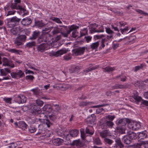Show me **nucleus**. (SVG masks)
Segmentation results:
<instances>
[{
  "mask_svg": "<svg viewBox=\"0 0 148 148\" xmlns=\"http://www.w3.org/2000/svg\"><path fill=\"white\" fill-rule=\"evenodd\" d=\"M36 103L37 105L39 106H42L44 104V102L39 99L36 100Z\"/></svg>",
  "mask_w": 148,
  "mask_h": 148,
  "instance_id": "nucleus-51",
  "label": "nucleus"
},
{
  "mask_svg": "<svg viewBox=\"0 0 148 148\" xmlns=\"http://www.w3.org/2000/svg\"><path fill=\"white\" fill-rule=\"evenodd\" d=\"M129 121V119L126 118L119 119L116 121V124L117 126H125Z\"/></svg>",
  "mask_w": 148,
  "mask_h": 148,
  "instance_id": "nucleus-10",
  "label": "nucleus"
},
{
  "mask_svg": "<svg viewBox=\"0 0 148 148\" xmlns=\"http://www.w3.org/2000/svg\"><path fill=\"white\" fill-rule=\"evenodd\" d=\"M126 130L125 126H117L116 127L117 132L122 134H125Z\"/></svg>",
  "mask_w": 148,
  "mask_h": 148,
  "instance_id": "nucleus-22",
  "label": "nucleus"
},
{
  "mask_svg": "<svg viewBox=\"0 0 148 148\" xmlns=\"http://www.w3.org/2000/svg\"><path fill=\"white\" fill-rule=\"evenodd\" d=\"M20 6V5H18L17 3H12L11 5V8L12 9H18V7Z\"/></svg>",
  "mask_w": 148,
  "mask_h": 148,
  "instance_id": "nucleus-47",
  "label": "nucleus"
},
{
  "mask_svg": "<svg viewBox=\"0 0 148 148\" xmlns=\"http://www.w3.org/2000/svg\"><path fill=\"white\" fill-rule=\"evenodd\" d=\"M31 109V112L34 115H38L42 113L40 108L38 106H33L32 107Z\"/></svg>",
  "mask_w": 148,
  "mask_h": 148,
  "instance_id": "nucleus-8",
  "label": "nucleus"
},
{
  "mask_svg": "<svg viewBox=\"0 0 148 148\" xmlns=\"http://www.w3.org/2000/svg\"><path fill=\"white\" fill-rule=\"evenodd\" d=\"M106 33L109 34H113L114 33V32L109 27H106Z\"/></svg>",
  "mask_w": 148,
  "mask_h": 148,
  "instance_id": "nucleus-55",
  "label": "nucleus"
},
{
  "mask_svg": "<svg viewBox=\"0 0 148 148\" xmlns=\"http://www.w3.org/2000/svg\"><path fill=\"white\" fill-rule=\"evenodd\" d=\"M63 142V140L59 138L55 139L52 141V142L54 145L56 146H59L61 145Z\"/></svg>",
  "mask_w": 148,
  "mask_h": 148,
  "instance_id": "nucleus-24",
  "label": "nucleus"
},
{
  "mask_svg": "<svg viewBox=\"0 0 148 148\" xmlns=\"http://www.w3.org/2000/svg\"><path fill=\"white\" fill-rule=\"evenodd\" d=\"M116 78L117 79H120L121 81L123 82H125L126 81L127 79V77L126 76L121 74L119 76H117Z\"/></svg>",
  "mask_w": 148,
  "mask_h": 148,
  "instance_id": "nucleus-33",
  "label": "nucleus"
},
{
  "mask_svg": "<svg viewBox=\"0 0 148 148\" xmlns=\"http://www.w3.org/2000/svg\"><path fill=\"white\" fill-rule=\"evenodd\" d=\"M2 62H3V66H8L10 69L15 67L14 64L13 63V62L6 58H3Z\"/></svg>",
  "mask_w": 148,
  "mask_h": 148,
  "instance_id": "nucleus-4",
  "label": "nucleus"
},
{
  "mask_svg": "<svg viewBox=\"0 0 148 148\" xmlns=\"http://www.w3.org/2000/svg\"><path fill=\"white\" fill-rule=\"evenodd\" d=\"M6 21H7V25L9 27H13L16 25L13 21H12L11 18L7 19Z\"/></svg>",
  "mask_w": 148,
  "mask_h": 148,
  "instance_id": "nucleus-29",
  "label": "nucleus"
},
{
  "mask_svg": "<svg viewBox=\"0 0 148 148\" xmlns=\"http://www.w3.org/2000/svg\"><path fill=\"white\" fill-rule=\"evenodd\" d=\"M140 142L135 143L134 145V148H140L142 145H143V141H140Z\"/></svg>",
  "mask_w": 148,
  "mask_h": 148,
  "instance_id": "nucleus-44",
  "label": "nucleus"
},
{
  "mask_svg": "<svg viewBox=\"0 0 148 148\" xmlns=\"http://www.w3.org/2000/svg\"><path fill=\"white\" fill-rule=\"evenodd\" d=\"M104 140L105 144L108 145H111L114 143V141L108 138H104Z\"/></svg>",
  "mask_w": 148,
  "mask_h": 148,
  "instance_id": "nucleus-32",
  "label": "nucleus"
},
{
  "mask_svg": "<svg viewBox=\"0 0 148 148\" xmlns=\"http://www.w3.org/2000/svg\"><path fill=\"white\" fill-rule=\"evenodd\" d=\"M91 27L90 28L89 32L90 34L95 32H104V29L102 26L99 28V29L96 30V28L98 27V25L96 23L92 24L90 25Z\"/></svg>",
  "mask_w": 148,
  "mask_h": 148,
  "instance_id": "nucleus-3",
  "label": "nucleus"
},
{
  "mask_svg": "<svg viewBox=\"0 0 148 148\" xmlns=\"http://www.w3.org/2000/svg\"><path fill=\"white\" fill-rule=\"evenodd\" d=\"M27 36L25 35H22L21 33L16 38L14 43L16 46H22L26 41Z\"/></svg>",
  "mask_w": 148,
  "mask_h": 148,
  "instance_id": "nucleus-2",
  "label": "nucleus"
},
{
  "mask_svg": "<svg viewBox=\"0 0 148 148\" xmlns=\"http://www.w3.org/2000/svg\"><path fill=\"white\" fill-rule=\"evenodd\" d=\"M134 128H133L134 130H137L139 129L141 127L140 122H134Z\"/></svg>",
  "mask_w": 148,
  "mask_h": 148,
  "instance_id": "nucleus-40",
  "label": "nucleus"
},
{
  "mask_svg": "<svg viewBox=\"0 0 148 148\" xmlns=\"http://www.w3.org/2000/svg\"><path fill=\"white\" fill-rule=\"evenodd\" d=\"M91 102L84 101H82L80 103L79 106L81 107H84L88 105Z\"/></svg>",
  "mask_w": 148,
  "mask_h": 148,
  "instance_id": "nucleus-49",
  "label": "nucleus"
},
{
  "mask_svg": "<svg viewBox=\"0 0 148 148\" xmlns=\"http://www.w3.org/2000/svg\"><path fill=\"white\" fill-rule=\"evenodd\" d=\"M1 75L2 76H6L8 73H10L11 71L9 68H5L4 69H1L0 70Z\"/></svg>",
  "mask_w": 148,
  "mask_h": 148,
  "instance_id": "nucleus-20",
  "label": "nucleus"
},
{
  "mask_svg": "<svg viewBox=\"0 0 148 148\" xmlns=\"http://www.w3.org/2000/svg\"><path fill=\"white\" fill-rule=\"evenodd\" d=\"M85 50V47H79L75 48L72 50L74 55L77 56L83 54Z\"/></svg>",
  "mask_w": 148,
  "mask_h": 148,
  "instance_id": "nucleus-7",
  "label": "nucleus"
},
{
  "mask_svg": "<svg viewBox=\"0 0 148 148\" xmlns=\"http://www.w3.org/2000/svg\"><path fill=\"white\" fill-rule=\"evenodd\" d=\"M23 31L20 27L13 28L10 30V34L12 36H18Z\"/></svg>",
  "mask_w": 148,
  "mask_h": 148,
  "instance_id": "nucleus-9",
  "label": "nucleus"
},
{
  "mask_svg": "<svg viewBox=\"0 0 148 148\" xmlns=\"http://www.w3.org/2000/svg\"><path fill=\"white\" fill-rule=\"evenodd\" d=\"M12 99L11 98H3V100L6 103L11 104V100Z\"/></svg>",
  "mask_w": 148,
  "mask_h": 148,
  "instance_id": "nucleus-58",
  "label": "nucleus"
},
{
  "mask_svg": "<svg viewBox=\"0 0 148 148\" xmlns=\"http://www.w3.org/2000/svg\"><path fill=\"white\" fill-rule=\"evenodd\" d=\"M9 51L12 53L18 54H20V53L22 52L21 51L14 49H10L9 50Z\"/></svg>",
  "mask_w": 148,
  "mask_h": 148,
  "instance_id": "nucleus-42",
  "label": "nucleus"
},
{
  "mask_svg": "<svg viewBox=\"0 0 148 148\" xmlns=\"http://www.w3.org/2000/svg\"><path fill=\"white\" fill-rule=\"evenodd\" d=\"M21 100L22 101V103H24L26 102L27 100V98L24 95H21Z\"/></svg>",
  "mask_w": 148,
  "mask_h": 148,
  "instance_id": "nucleus-57",
  "label": "nucleus"
},
{
  "mask_svg": "<svg viewBox=\"0 0 148 148\" xmlns=\"http://www.w3.org/2000/svg\"><path fill=\"white\" fill-rule=\"evenodd\" d=\"M128 136L127 135L124 136L122 139V141L126 144H130L131 143V140L128 138Z\"/></svg>",
  "mask_w": 148,
  "mask_h": 148,
  "instance_id": "nucleus-26",
  "label": "nucleus"
},
{
  "mask_svg": "<svg viewBox=\"0 0 148 148\" xmlns=\"http://www.w3.org/2000/svg\"><path fill=\"white\" fill-rule=\"evenodd\" d=\"M108 131L107 130H105L100 133V135L102 138H106L108 135Z\"/></svg>",
  "mask_w": 148,
  "mask_h": 148,
  "instance_id": "nucleus-36",
  "label": "nucleus"
},
{
  "mask_svg": "<svg viewBox=\"0 0 148 148\" xmlns=\"http://www.w3.org/2000/svg\"><path fill=\"white\" fill-rule=\"evenodd\" d=\"M35 25L36 26L39 27H42L45 26V24L40 21H37L35 22Z\"/></svg>",
  "mask_w": 148,
  "mask_h": 148,
  "instance_id": "nucleus-46",
  "label": "nucleus"
},
{
  "mask_svg": "<svg viewBox=\"0 0 148 148\" xmlns=\"http://www.w3.org/2000/svg\"><path fill=\"white\" fill-rule=\"evenodd\" d=\"M115 143L112 148H124V145L119 138H116L115 140Z\"/></svg>",
  "mask_w": 148,
  "mask_h": 148,
  "instance_id": "nucleus-11",
  "label": "nucleus"
},
{
  "mask_svg": "<svg viewBox=\"0 0 148 148\" xmlns=\"http://www.w3.org/2000/svg\"><path fill=\"white\" fill-rule=\"evenodd\" d=\"M115 117L114 115H108L106 116L99 121V126L104 130L112 127L114 125L112 121Z\"/></svg>",
  "mask_w": 148,
  "mask_h": 148,
  "instance_id": "nucleus-1",
  "label": "nucleus"
},
{
  "mask_svg": "<svg viewBox=\"0 0 148 148\" xmlns=\"http://www.w3.org/2000/svg\"><path fill=\"white\" fill-rule=\"evenodd\" d=\"M14 99L16 100V101L17 103H22V101L21 100V95H16L14 96Z\"/></svg>",
  "mask_w": 148,
  "mask_h": 148,
  "instance_id": "nucleus-41",
  "label": "nucleus"
},
{
  "mask_svg": "<svg viewBox=\"0 0 148 148\" xmlns=\"http://www.w3.org/2000/svg\"><path fill=\"white\" fill-rule=\"evenodd\" d=\"M68 51V50L65 49H62L58 51L56 53H54L53 55L56 57L60 55H62L64 53H66Z\"/></svg>",
  "mask_w": 148,
  "mask_h": 148,
  "instance_id": "nucleus-23",
  "label": "nucleus"
},
{
  "mask_svg": "<svg viewBox=\"0 0 148 148\" xmlns=\"http://www.w3.org/2000/svg\"><path fill=\"white\" fill-rule=\"evenodd\" d=\"M103 71L104 72H112L115 70V68L114 67H111L110 66H106L103 68Z\"/></svg>",
  "mask_w": 148,
  "mask_h": 148,
  "instance_id": "nucleus-28",
  "label": "nucleus"
},
{
  "mask_svg": "<svg viewBox=\"0 0 148 148\" xmlns=\"http://www.w3.org/2000/svg\"><path fill=\"white\" fill-rule=\"evenodd\" d=\"M62 130H60L59 131H58L57 132V134L60 136H61L63 138H64L65 137V135L63 134V133H62Z\"/></svg>",
  "mask_w": 148,
  "mask_h": 148,
  "instance_id": "nucleus-60",
  "label": "nucleus"
},
{
  "mask_svg": "<svg viewBox=\"0 0 148 148\" xmlns=\"http://www.w3.org/2000/svg\"><path fill=\"white\" fill-rule=\"evenodd\" d=\"M11 19L16 25L18 24L21 20V18H18L16 16L12 18Z\"/></svg>",
  "mask_w": 148,
  "mask_h": 148,
  "instance_id": "nucleus-38",
  "label": "nucleus"
},
{
  "mask_svg": "<svg viewBox=\"0 0 148 148\" xmlns=\"http://www.w3.org/2000/svg\"><path fill=\"white\" fill-rule=\"evenodd\" d=\"M138 140L139 141H141L147 138V134L146 131L142 132H138Z\"/></svg>",
  "mask_w": 148,
  "mask_h": 148,
  "instance_id": "nucleus-14",
  "label": "nucleus"
},
{
  "mask_svg": "<svg viewBox=\"0 0 148 148\" xmlns=\"http://www.w3.org/2000/svg\"><path fill=\"white\" fill-rule=\"evenodd\" d=\"M42 109L44 111L49 113L52 111V108L51 105L47 104L45 105Z\"/></svg>",
  "mask_w": 148,
  "mask_h": 148,
  "instance_id": "nucleus-17",
  "label": "nucleus"
},
{
  "mask_svg": "<svg viewBox=\"0 0 148 148\" xmlns=\"http://www.w3.org/2000/svg\"><path fill=\"white\" fill-rule=\"evenodd\" d=\"M47 45L45 43H42L38 45L37 47L38 51L42 52L46 49Z\"/></svg>",
  "mask_w": 148,
  "mask_h": 148,
  "instance_id": "nucleus-21",
  "label": "nucleus"
},
{
  "mask_svg": "<svg viewBox=\"0 0 148 148\" xmlns=\"http://www.w3.org/2000/svg\"><path fill=\"white\" fill-rule=\"evenodd\" d=\"M29 132L31 133H34L36 131V129L34 127H30L29 128Z\"/></svg>",
  "mask_w": 148,
  "mask_h": 148,
  "instance_id": "nucleus-61",
  "label": "nucleus"
},
{
  "mask_svg": "<svg viewBox=\"0 0 148 148\" xmlns=\"http://www.w3.org/2000/svg\"><path fill=\"white\" fill-rule=\"evenodd\" d=\"M134 122L130 121L129 120V121L127 123V126L130 129L133 130V128H134Z\"/></svg>",
  "mask_w": 148,
  "mask_h": 148,
  "instance_id": "nucleus-45",
  "label": "nucleus"
},
{
  "mask_svg": "<svg viewBox=\"0 0 148 148\" xmlns=\"http://www.w3.org/2000/svg\"><path fill=\"white\" fill-rule=\"evenodd\" d=\"M48 41L47 37L45 34H42L39 36L37 39V42L39 43L43 42H47Z\"/></svg>",
  "mask_w": 148,
  "mask_h": 148,
  "instance_id": "nucleus-15",
  "label": "nucleus"
},
{
  "mask_svg": "<svg viewBox=\"0 0 148 148\" xmlns=\"http://www.w3.org/2000/svg\"><path fill=\"white\" fill-rule=\"evenodd\" d=\"M99 42L93 43L90 45V48L93 50L97 49L99 46Z\"/></svg>",
  "mask_w": 148,
  "mask_h": 148,
  "instance_id": "nucleus-31",
  "label": "nucleus"
},
{
  "mask_svg": "<svg viewBox=\"0 0 148 148\" xmlns=\"http://www.w3.org/2000/svg\"><path fill=\"white\" fill-rule=\"evenodd\" d=\"M127 135L131 140L135 139L137 138L136 134L133 132L130 131L128 132L127 134Z\"/></svg>",
  "mask_w": 148,
  "mask_h": 148,
  "instance_id": "nucleus-19",
  "label": "nucleus"
},
{
  "mask_svg": "<svg viewBox=\"0 0 148 148\" xmlns=\"http://www.w3.org/2000/svg\"><path fill=\"white\" fill-rule=\"evenodd\" d=\"M93 143L97 145H100L102 144V143L99 138H96L94 139Z\"/></svg>",
  "mask_w": 148,
  "mask_h": 148,
  "instance_id": "nucleus-43",
  "label": "nucleus"
},
{
  "mask_svg": "<svg viewBox=\"0 0 148 148\" xmlns=\"http://www.w3.org/2000/svg\"><path fill=\"white\" fill-rule=\"evenodd\" d=\"M60 29L57 27H55L53 28V30L52 32L53 35L58 34L60 32Z\"/></svg>",
  "mask_w": 148,
  "mask_h": 148,
  "instance_id": "nucleus-35",
  "label": "nucleus"
},
{
  "mask_svg": "<svg viewBox=\"0 0 148 148\" xmlns=\"http://www.w3.org/2000/svg\"><path fill=\"white\" fill-rule=\"evenodd\" d=\"M36 45V42L35 41H32L27 43L25 45V47L29 48H30L35 46Z\"/></svg>",
  "mask_w": 148,
  "mask_h": 148,
  "instance_id": "nucleus-37",
  "label": "nucleus"
},
{
  "mask_svg": "<svg viewBox=\"0 0 148 148\" xmlns=\"http://www.w3.org/2000/svg\"><path fill=\"white\" fill-rule=\"evenodd\" d=\"M73 144V145L79 147H82L84 145V143L83 142L81 141L79 139L74 141Z\"/></svg>",
  "mask_w": 148,
  "mask_h": 148,
  "instance_id": "nucleus-18",
  "label": "nucleus"
},
{
  "mask_svg": "<svg viewBox=\"0 0 148 148\" xmlns=\"http://www.w3.org/2000/svg\"><path fill=\"white\" fill-rule=\"evenodd\" d=\"M76 29H75L73 31L72 33V37L74 38H76L77 36V35L76 34L77 33V31Z\"/></svg>",
  "mask_w": 148,
  "mask_h": 148,
  "instance_id": "nucleus-63",
  "label": "nucleus"
},
{
  "mask_svg": "<svg viewBox=\"0 0 148 148\" xmlns=\"http://www.w3.org/2000/svg\"><path fill=\"white\" fill-rule=\"evenodd\" d=\"M85 132L87 134L92 135L94 133V131L92 127L89 126L86 128Z\"/></svg>",
  "mask_w": 148,
  "mask_h": 148,
  "instance_id": "nucleus-27",
  "label": "nucleus"
},
{
  "mask_svg": "<svg viewBox=\"0 0 148 148\" xmlns=\"http://www.w3.org/2000/svg\"><path fill=\"white\" fill-rule=\"evenodd\" d=\"M145 65L144 64H141L140 65L136 66L135 67V71H137L138 70L142 69Z\"/></svg>",
  "mask_w": 148,
  "mask_h": 148,
  "instance_id": "nucleus-48",
  "label": "nucleus"
},
{
  "mask_svg": "<svg viewBox=\"0 0 148 148\" xmlns=\"http://www.w3.org/2000/svg\"><path fill=\"white\" fill-rule=\"evenodd\" d=\"M18 124L19 127L23 130H25L27 128V125L24 121H20L19 122Z\"/></svg>",
  "mask_w": 148,
  "mask_h": 148,
  "instance_id": "nucleus-25",
  "label": "nucleus"
},
{
  "mask_svg": "<svg viewBox=\"0 0 148 148\" xmlns=\"http://www.w3.org/2000/svg\"><path fill=\"white\" fill-rule=\"evenodd\" d=\"M10 75L12 78H21L25 76L24 73L21 70H19L16 72H12Z\"/></svg>",
  "mask_w": 148,
  "mask_h": 148,
  "instance_id": "nucleus-6",
  "label": "nucleus"
},
{
  "mask_svg": "<svg viewBox=\"0 0 148 148\" xmlns=\"http://www.w3.org/2000/svg\"><path fill=\"white\" fill-rule=\"evenodd\" d=\"M106 95L107 96H110L111 95H115L116 94L114 92H112L110 91H108L106 92Z\"/></svg>",
  "mask_w": 148,
  "mask_h": 148,
  "instance_id": "nucleus-62",
  "label": "nucleus"
},
{
  "mask_svg": "<svg viewBox=\"0 0 148 148\" xmlns=\"http://www.w3.org/2000/svg\"><path fill=\"white\" fill-rule=\"evenodd\" d=\"M49 119L52 121H54L56 119V116L54 115H49Z\"/></svg>",
  "mask_w": 148,
  "mask_h": 148,
  "instance_id": "nucleus-59",
  "label": "nucleus"
},
{
  "mask_svg": "<svg viewBox=\"0 0 148 148\" xmlns=\"http://www.w3.org/2000/svg\"><path fill=\"white\" fill-rule=\"evenodd\" d=\"M120 30H121V32L122 34H125V33H127L126 32L129 30V28L128 27H125L123 29L120 28Z\"/></svg>",
  "mask_w": 148,
  "mask_h": 148,
  "instance_id": "nucleus-52",
  "label": "nucleus"
},
{
  "mask_svg": "<svg viewBox=\"0 0 148 148\" xmlns=\"http://www.w3.org/2000/svg\"><path fill=\"white\" fill-rule=\"evenodd\" d=\"M106 41L105 39H102L101 41V44L100 46L99 47V49H101L102 48H103L105 46V43Z\"/></svg>",
  "mask_w": 148,
  "mask_h": 148,
  "instance_id": "nucleus-54",
  "label": "nucleus"
},
{
  "mask_svg": "<svg viewBox=\"0 0 148 148\" xmlns=\"http://www.w3.org/2000/svg\"><path fill=\"white\" fill-rule=\"evenodd\" d=\"M133 98L137 102H139L141 101H142V100H143L141 97L138 96L136 95L134 97H133Z\"/></svg>",
  "mask_w": 148,
  "mask_h": 148,
  "instance_id": "nucleus-56",
  "label": "nucleus"
},
{
  "mask_svg": "<svg viewBox=\"0 0 148 148\" xmlns=\"http://www.w3.org/2000/svg\"><path fill=\"white\" fill-rule=\"evenodd\" d=\"M78 130L76 129L70 131V134L72 137H76L78 135Z\"/></svg>",
  "mask_w": 148,
  "mask_h": 148,
  "instance_id": "nucleus-30",
  "label": "nucleus"
},
{
  "mask_svg": "<svg viewBox=\"0 0 148 148\" xmlns=\"http://www.w3.org/2000/svg\"><path fill=\"white\" fill-rule=\"evenodd\" d=\"M32 22L31 19L29 17H26L23 19L21 21V24L23 25H27L30 24Z\"/></svg>",
  "mask_w": 148,
  "mask_h": 148,
  "instance_id": "nucleus-16",
  "label": "nucleus"
},
{
  "mask_svg": "<svg viewBox=\"0 0 148 148\" xmlns=\"http://www.w3.org/2000/svg\"><path fill=\"white\" fill-rule=\"evenodd\" d=\"M40 34L39 30H35L32 32V36L29 38V40H34L38 38Z\"/></svg>",
  "mask_w": 148,
  "mask_h": 148,
  "instance_id": "nucleus-12",
  "label": "nucleus"
},
{
  "mask_svg": "<svg viewBox=\"0 0 148 148\" xmlns=\"http://www.w3.org/2000/svg\"><path fill=\"white\" fill-rule=\"evenodd\" d=\"M98 67V66H96L92 67H89L87 69L84 70V71L86 73H88L92 70H94L97 69Z\"/></svg>",
  "mask_w": 148,
  "mask_h": 148,
  "instance_id": "nucleus-39",
  "label": "nucleus"
},
{
  "mask_svg": "<svg viewBox=\"0 0 148 148\" xmlns=\"http://www.w3.org/2000/svg\"><path fill=\"white\" fill-rule=\"evenodd\" d=\"M119 88L121 89L130 88L131 87L130 85L128 84H119Z\"/></svg>",
  "mask_w": 148,
  "mask_h": 148,
  "instance_id": "nucleus-34",
  "label": "nucleus"
},
{
  "mask_svg": "<svg viewBox=\"0 0 148 148\" xmlns=\"http://www.w3.org/2000/svg\"><path fill=\"white\" fill-rule=\"evenodd\" d=\"M96 119V116L94 114H92L90 116L87 118L86 119V122L88 124H94Z\"/></svg>",
  "mask_w": 148,
  "mask_h": 148,
  "instance_id": "nucleus-13",
  "label": "nucleus"
},
{
  "mask_svg": "<svg viewBox=\"0 0 148 148\" xmlns=\"http://www.w3.org/2000/svg\"><path fill=\"white\" fill-rule=\"evenodd\" d=\"M45 123L48 127H49L53 125L52 121H50L48 119H46L45 121Z\"/></svg>",
  "mask_w": 148,
  "mask_h": 148,
  "instance_id": "nucleus-50",
  "label": "nucleus"
},
{
  "mask_svg": "<svg viewBox=\"0 0 148 148\" xmlns=\"http://www.w3.org/2000/svg\"><path fill=\"white\" fill-rule=\"evenodd\" d=\"M31 91H32L34 94L36 95H38L39 93V90H38V88L33 89L31 90Z\"/></svg>",
  "mask_w": 148,
  "mask_h": 148,
  "instance_id": "nucleus-53",
  "label": "nucleus"
},
{
  "mask_svg": "<svg viewBox=\"0 0 148 148\" xmlns=\"http://www.w3.org/2000/svg\"><path fill=\"white\" fill-rule=\"evenodd\" d=\"M52 20L58 23H62V22L59 18H55L53 19Z\"/></svg>",
  "mask_w": 148,
  "mask_h": 148,
  "instance_id": "nucleus-64",
  "label": "nucleus"
},
{
  "mask_svg": "<svg viewBox=\"0 0 148 148\" xmlns=\"http://www.w3.org/2000/svg\"><path fill=\"white\" fill-rule=\"evenodd\" d=\"M79 27L77 26L74 25H72L69 26H68V28L69 30H67L66 33H64L62 32H61V34L64 37H68V35L73 30L77 29H78Z\"/></svg>",
  "mask_w": 148,
  "mask_h": 148,
  "instance_id": "nucleus-5",
  "label": "nucleus"
}]
</instances>
